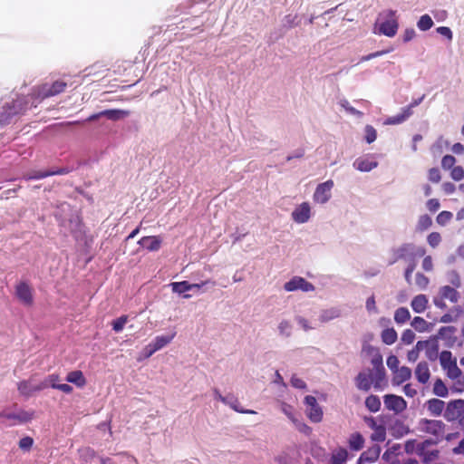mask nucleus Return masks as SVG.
I'll use <instances>...</instances> for the list:
<instances>
[{
  "mask_svg": "<svg viewBox=\"0 0 464 464\" xmlns=\"http://www.w3.org/2000/svg\"><path fill=\"white\" fill-rule=\"evenodd\" d=\"M421 267L426 272H431L434 267L433 259L431 256H426L422 262H421Z\"/></svg>",
  "mask_w": 464,
  "mask_h": 464,
  "instance_id": "47",
  "label": "nucleus"
},
{
  "mask_svg": "<svg viewBox=\"0 0 464 464\" xmlns=\"http://www.w3.org/2000/svg\"><path fill=\"white\" fill-rule=\"evenodd\" d=\"M304 404L306 406V412L308 418L315 423L322 421L323 420V410L317 403L315 397L307 395L304 397Z\"/></svg>",
  "mask_w": 464,
  "mask_h": 464,
  "instance_id": "5",
  "label": "nucleus"
},
{
  "mask_svg": "<svg viewBox=\"0 0 464 464\" xmlns=\"http://www.w3.org/2000/svg\"><path fill=\"white\" fill-rule=\"evenodd\" d=\"M29 420V415L26 412L10 413L3 411L0 413V421L5 425H16L26 422Z\"/></svg>",
  "mask_w": 464,
  "mask_h": 464,
  "instance_id": "11",
  "label": "nucleus"
},
{
  "mask_svg": "<svg viewBox=\"0 0 464 464\" xmlns=\"http://www.w3.org/2000/svg\"><path fill=\"white\" fill-rule=\"evenodd\" d=\"M450 177L456 181H459L464 179V169L460 166L452 168L450 171Z\"/></svg>",
  "mask_w": 464,
  "mask_h": 464,
  "instance_id": "44",
  "label": "nucleus"
},
{
  "mask_svg": "<svg viewBox=\"0 0 464 464\" xmlns=\"http://www.w3.org/2000/svg\"><path fill=\"white\" fill-rule=\"evenodd\" d=\"M339 317V311L335 308H329L322 311L320 318L323 322H328Z\"/></svg>",
  "mask_w": 464,
  "mask_h": 464,
  "instance_id": "36",
  "label": "nucleus"
},
{
  "mask_svg": "<svg viewBox=\"0 0 464 464\" xmlns=\"http://www.w3.org/2000/svg\"><path fill=\"white\" fill-rule=\"evenodd\" d=\"M392 382L396 384H401L411 378V371L406 366H401L392 372Z\"/></svg>",
  "mask_w": 464,
  "mask_h": 464,
  "instance_id": "18",
  "label": "nucleus"
},
{
  "mask_svg": "<svg viewBox=\"0 0 464 464\" xmlns=\"http://www.w3.org/2000/svg\"><path fill=\"white\" fill-rule=\"evenodd\" d=\"M451 151L457 155H461L464 153V146L461 143H455L451 147Z\"/></svg>",
  "mask_w": 464,
  "mask_h": 464,
  "instance_id": "62",
  "label": "nucleus"
},
{
  "mask_svg": "<svg viewBox=\"0 0 464 464\" xmlns=\"http://www.w3.org/2000/svg\"><path fill=\"white\" fill-rule=\"evenodd\" d=\"M380 455V449L378 447H374L369 449L361 454L358 464H367L374 462Z\"/></svg>",
  "mask_w": 464,
  "mask_h": 464,
  "instance_id": "16",
  "label": "nucleus"
},
{
  "mask_svg": "<svg viewBox=\"0 0 464 464\" xmlns=\"http://www.w3.org/2000/svg\"><path fill=\"white\" fill-rule=\"evenodd\" d=\"M399 22L396 12L387 10L381 14L373 24L372 33L375 35H383L392 38L397 34Z\"/></svg>",
  "mask_w": 464,
  "mask_h": 464,
  "instance_id": "1",
  "label": "nucleus"
},
{
  "mask_svg": "<svg viewBox=\"0 0 464 464\" xmlns=\"http://www.w3.org/2000/svg\"><path fill=\"white\" fill-rule=\"evenodd\" d=\"M428 299L424 295L415 296L411 301V308L416 313H422L427 308Z\"/></svg>",
  "mask_w": 464,
  "mask_h": 464,
  "instance_id": "22",
  "label": "nucleus"
},
{
  "mask_svg": "<svg viewBox=\"0 0 464 464\" xmlns=\"http://www.w3.org/2000/svg\"><path fill=\"white\" fill-rule=\"evenodd\" d=\"M47 382L52 388L56 389V390H57L59 384L61 383L60 377L56 374L50 375L47 379Z\"/></svg>",
  "mask_w": 464,
  "mask_h": 464,
  "instance_id": "56",
  "label": "nucleus"
},
{
  "mask_svg": "<svg viewBox=\"0 0 464 464\" xmlns=\"http://www.w3.org/2000/svg\"><path fill=\"white\" fill-rule=\"evenodd\" d=\"M296 323H297V325L304 331H310V330L314 329V325H313L312 322L304 316H299L296 319Z\"/></svg>",
  "mask_w": 464,
  "mask_h": 464,
  "instance_id": "42",
  "label": "nucleus"
},
{
  "mask_svg": "<svg viewBox=\"0 0 464 464\" xmlns=\"http://www.w3.org/2000/svg\"><path fill=\"white\" fill-rule=\"evenodd\" d=\"M127 323V318L122 316L112 323V328L115 332H121Z\"/></svg>",
  "mask_w": 464,
  "mask_h": 464,
  "instance_id": "48",
  "label": "nucleus"
},
{
  "mask_svg": "<svg viewBox=\"0 0 464 464\" xmlns=\"http://www.w3.org/2000/svg\"><path fill=\"white\" fill-rule=\"evenodd\" d=\"M348 445L351 450L358 451L363 448L364 439L360 433H353L348 439Z\"/></svg>",
  "mask_w": 464,
  "mask_h": 464,
  "instance_id": "24",
  "label": "nucleus"
},
{
  "mask_svg": "<svg viewBox=\"0 0 464 464\" xmlns=\"http://www.w3.org/2000/svg\"><path fill=\"white\" fill-rule=\"evenodd\" d=\"M411 317L410 312L407 308L401 307L396 310L394 314V320L399 324L407 322Z\"/></svg>",
  "mask_w": 464,
  "mask_h": 464,
  "instance_id": "35",
  "label": "nucleus"
},
{
  "mask_svg": "<svg viewBox=\"0 0 464 464\" xmlns=\"http://www.w3.org/2000/svg\"><path fill=\"white\" fill-rule=\"evenodd\" d=\"M382 338L386 344L391 345L396 342L397 333L392 328L386 329L382 332Z\"/></svg>",
  "mask_w": 464,
  "mask_h": 464,
  "instance_id": "34",
  "label": "nucleus"
},
{
  "mask_svg": "<svg viewBox=\"0 0 464 464\" xmlns=\"http://www.w3.org/2000/svg\"><path fill=\"white\" fill-rule=\"evenodd\" d=\"M129 114H130L129 111H125V110H108V111H102L100 113L101 116H105L108 119L112 120V121L122 120V119L126 118L127 116H129Z\"/></svg>",
  "mask_w": 464,
  "mask_h": 464,
  "instance_id": "25",
  "label": "nucleus"
},
{
  "mask_svg": "<svg viewBox=\"0 0 464 464\" xmlns=\"http://www.w3.org/2000/svg\"><path fill=\"white\" fill-rule=\"evenodd\" d=\"M440 295L444 299H449L452 302L457 301V292L450 286H443L440 289Z\"/></svg>",
  "mask_w": 464,
  "mask_h": 464,
  "instance_id": "38",
  "label": "nucleus"
},
{
  "mask_svg": "<svg viewBox=\"0 0 464 464\" xmlns=\"http://www.w3.org/2000/svg\"><path fill=\"white\" fill-rule=\"evenodd\" d=\"M26 111V101L24 99H15L11 102H6L0 111V125H5L10 122L13 117L24 113Z\"/></svg>",
  "mask_w": 464,
  "mask_h": 464,
  "instance_id": "2",
  "label": "nucleus"
},
{
  "mask_svg": "<svg viewBox=\"0 0 464 464\" xmlns=\"http://www.w3.org/2000/svg\"><path fill=\"white\" fill-rule=\"evenodd\" d=\"M420 343H429V345H425L424 350L426 351V355L430 359H434L436 357L438 352V343L435 339H430L426 341H420Z\"/></svg>",
  "mask_w": 464,
  "mask_h": 464,
  "instance_id": "30",
  "label": "nucleus"
},
{
  "mask_svg": "<svg viewBox=\"0 0 464 464\" xmlns=\"http://www.w3.org/2000/svg\"><path fill=\"white\" fill-rule=\"evenodd\" d=\"M433 392L440 397H446L448 389L440 380H437L433 386Z\"/></svg>",
  "mask_w": 464,
  "mask_h": 464,
  "instance_id": "41",
  "label": "nucleus"
},
{
  "mask_svg": "<svg viewBox=\"0 0 464 464\" xmlns=\"http://www.w3.org/2000/svg\"><path fill=\"white\" fill-rule=\"evenodd\" d=\"M415 374L420 382L425 383L430 378V371L428 365L426 363H419L416 368Z\"/></svg>",
  "mask_w": 464,
  "mask_h": 464,
  "instance_id": "28",
  "label": "nucleus"
},
{
  "mask_svg": "<svg viewBox=\"0 0 464 464\" xmlns=\"http://www.w3.org/2000/svg\"><path fill=\"white\" fill-rule=\"evenodd\" d=\"M415 340V334L411 330H405L401 337V341L405 344H411Z\"/></svg>",
  "mask_w": 464,
  "mask_h": 464,
  "instance_id": "45",
  "label": "nucleus"
},
{
  "mask_svg": "<svg viewBox=\"0 0 464 464\" xmlns=\"http://www.w3.org/2000/svg\"><path fill=\"white\" fill-rule=\"evenodd\" d=\"M442 189L446 194L450 195L455 191L456 187L451 182H445L442 185Z\"/></svg>",
  "mask_w": 464,
  "mask_h": 464,
  "instance_id": "61",
  "label": "nucleus"
},
{
  "mask_svg": "<svg viewBox=\"0 0 464 464\" xmlns=\"http://www.w3.org/2000/svg\"><path fill=\"white\" fill-rule=\"evenodd\" d=\"M373 431L372 433V440L376 441H383L386 438V431L384 427L381 425H372Z\"/></svg>",
  "mask_w": 464,
  "mask_h": 464,
  "instance_id": "33",
  "label": "nucleus"
},
{
  "mask_svg": "<svg viewBox=\"0 0 464 464\" xmlns=\"http://www.w3.org/2000/svg\"><path fill=\"white\" fill-rule=\"evenodd\" d=\"M340 107H342L345 111L351 113V114H357L358 111L350 105L349 102L346 100H341L339 102Z\"/></svg>",
  "mask_w": 464,
  "mask_h": 464,
  "instance_id": "53",
  "label": "nucleus"
},
{
  "mask_svg": "<svg viewBox=\"0 0 464 464\" xmlns=\"http://www.w3.org/2000/svg\"><path fill=\"white\" fill-rule=\"evenodd\" d=\"M411 325L416 331L424 333L430 331L433 324H429L423 318L417 316L412 320Z\"/></svg>",
  "mask_w": 464,
  "mask_h": 464,
  "instance_id": "27",
  "label": "nucleus"
},
{
  "mask_svg": "<svg viewBox=\"0 0 464 464\" xmlns=\"http://www.w3.org/2000/svg\"><path fill=\"white\" fill-rule=\"evenodd\" d=\"M416 37V32L413 28H406L402 33V39L405 43L413 40Z\"/></svg>",
  "mask_w": 464,
  "mask_h": 464,
  "instance_id": "50",
  "label": "nucleus"
},
{
  "mask_svg": "<svg viewBox=\"0 0 464 464\" xmlns=\"http://www.w3.org/2000/svg\"><path fill=\"white\" fill-rule=\"evenodd\" d=\"M372 374L370 371L361 372L356 378V386L359 390L368 391L372 383Z\"/></svg>",
  "mask_w": 464,
  "mask_h": 464,
  "instance_id": "15",
  "label": "nucleus"
},
{
  "mask_svg": "<svg viewBox=\"0 0 464 464\" xmlns=\"http://www.w3.org/2000/svg\"><path fill=\"white\" fill-rule=\"evenodd\" d=\"M429 179L433 183H439L441 179L440 172L438 169L429 170Z\"/></svg>",
  "mask_w": 464,
  "mask_h": 464,
  "instance_id": "51",
  "label": "nucleus"
},
{
  "mask_svg": "<svg viewBox=\"0 0 464 464\" xmlns=\"http://www.w3.org/2000/svg\"><path fill=\"white\" fill-rule=\"evenodd\" d=\"M444 416L448 420L464 419V400H455L449 402Z\"/></svg>",
  "mask_w": 464,
  "mask_h": 464,
  "instance_id": "8",
  "label": "nucleus"
},
{
  "mask_svg": "<svg viewBox=\"0 0 464 464\" xmlns=\"http://www.w3.org/2000/svg\"><path fill=\"white\" fill-rule=\"evenodd\" d=\"M386 364H387V367L392 372H394L397 369L400 368V361L398 359L397 356L395 355H390L388 358H387V361H386Z\"/></svg>",
  "mask_w": 464,
  "mask_h": 464,
  "instance_id": "43",
  "label": "nucleus"
},
{
  "mask_svg": "<svg viewBox=\"0 0 464 464\" xmlns=\"http://www.w3.org/2000/svg\"><path fill=\"white\" fill-rule=\"evenodd\" d=\"M437 32L442 35L445 36L448 40L452 39V32L451 30L447 26H440L437 28Z\"/></svg>",
  "mask_w": 464,
  "mask_h": 464,
  "instance_id": "54",
  "label": "nucleus"
},
{
  "mask_svg": "<svg viewBox=\"0 0 464 464\" xmlns=\"http://www.w3.org/2000/svg\"><path fill=\"white\" fill-rule=\"evenodd\" d=\"M427 408L433 416H439L444 409V401L439 399H432L427 401Z\"/></svg>",
  "mask_w": 464,
  "mask_h": 464,
  "instance_id": "23",
  "label": "nucleus"
},
{
  "mask_svg": "<svg viewBox=\"0 0 464 464\" xmlns=\"http://www.w3.org/2000/svg\"><path fill=\"white\" fill-rule=\"evenodd\" d=\"M384 405L388 410L401 412L405 410L407 404L403 398L397 395L384 396Z\"/></svg>",
  "mask_w": 464,
  "mask_h": 464,
  "instance_id": "12",
  "label": "nucleus"
},
{
  "mask_svg": "<svg viewBox=\"0 0 464 464\" xmlns=\"http://www.w3.org/2000/svg\"><path fill=\"white\" fill-rule=\"evenodd\" d=\"M433 24V20L429 14H422L417 21V27L423 32L430 29Z\"/></svg>",
  "mask_w": 464,
  "mask_h": 464,
  "instance_id": "31",
  "label": "nucleus"
},
{
  "mask_svg": "<svg viewBox=\"0 0 464 464\" xmlns=\"http://www.w3.org/2000/svg\"><path fill=\"white\" fill-rule=\"evenodd\" d=\"M431 218L428 216H422L419 219V227L420 229H427L431 226Z\"/></svg>",
  "mask_w": 464,
  "mask_h": 464,
  "instance_id": "52",
  "label": "nucleus"
},
{
  "mask_svg": "<svg viewBox=\"0 0 464 464\" xmlns=\"http://www.w3.org/2000/svg\"><path fill=\"white\" fill-rule=\"evenodd\" d=\"M365 404H366V407L371 411H373V412L378 411L381 407V401H380L379 398L374 395H371V396L367 397V399L365 401Z\"/></svg>",
  "mask_w": 464,
  "mask_h": 464,
  "instance_id": "37",
  "label": "nucleus"
},
{
  "mask_svg": "<svg viewBox=\"0 0 464 464\" xmlns=\"http://www.w3.org/2000/svg\"><path fill=\"white\" fill-rule=\"evenodd\" d=\"M420 429L428 433L440 435L443 430V424L440 420H422L420 423Z\"/></svg>",
  "mask_w": 464,
  "mask_h": 464,
  "instance_id": "14",
  "label": "nucleus"
},
{
  "mask_svg": "<svg viewBox=\"0 0 464 464\" xmlns=\"http://www.w3.org/2000/svg\"><path fill=\"white\" fill-rule=\"evenodd\" d=\"M66 381L82 390L87 385V379L80 370L71 371L66 375Z\"/></svg>",
  "mask_w": 464,
  "mask_h": 464,
  "instance_id": "13",
  "label": "nucleus"
},
{
  "mask_svg": "<svg viewBox=\"0 0 464 464\" xmlns=\"http://www.w3.org/2000/svg\"><path fill=\"white\" fill-rule=\"evenodd\" d=\"M453 451L457 454H463L464 455V440L460 442V444L456 447Z\"/></svg>",
  "mask_w": 464,
  "mask_h": 464,
  "instance_id": "64",
  "label": "nucleus"
},
{
  "mask_svg": "<svg viewBox=\"0 0 464 464\" xmlns=\"http://www.w3.org/2000/svg\"><path fill=\"white\" fill-rule=\"evenodd\" d=\"M15 295L24 304H29V285L26 282H20L16 285Z\"/></svg>",
  "mask_w": 464,
  "mask_h": 464,
  "instance_id": "21",
  "label": "nucleus"
},
{
  "mask_svg": "<svg viewBox=\"0 0 464 464\" xmlns=\"http://www.w3.org/2000/svg\"><path fill=\"white\" fill-rule=\"evenodd\" d=\"M284 289L286 292H294L300 290L302 292L308 293L313 292L314 290V286L313 284L306 281L304 278L300 276H295L284 285Z\"/></svg>",
  "mask_w": 464,
  "mask_h": 464,
  "instance_id": "6",
  "label": "nucleus"
},
{
  "mask_svg": "<svg viewBox=\"0 0 464 464\" xmlns=\"http://www.w3.org/2000/svg\"><path fill=\"white\" fill-rule=\"evenodd\" d=\"M455 162L456 160L453 156L446 155L442 158L441 166L445 169H452V168H454Z\"/></svg>",
  "mask_w": 464,
  "mask_h": 464,
  "instance_id": "46",
  "label": "nucleus"
},
{
  "mask_svg": "<svg viewBox=\"0 0 464 464\" xmlns=\"http://www.w3.org/2000/svg\"><path fill=\"white\" fill-rule=\"evenodd\" d=\"M427 208L430 211H437L440 208V202L438 199L431 198L427 202Z\"/></svg>",
  "mask_w": 464,
  "mask_h": 464,
  "instance_id": "57",
  "label": "nucleus"
},
{
  "mask_svg": "<svg viewBox=\"0 0 464 464\" xmlns=\"http://www.w3.org/2000/svg\"><path fill=\"white\" fill-rule=\"evenodd\" d=\"M366 308L371 313H377V306L373 297H370L367 299Z\"/></svg>",
  "mask_w": 464,
  "mask_h": 464,
  "instance_id": "58",
  "label": "nucleus"
},
{
  "mask_svg": "<svg viewBox=\"0 0 464 464\" xmlns=\"http://www.w3.org/2000/svg\"><path fill=\"white\" fill-rule=\"evenodd\" d=\"M140 244L150 251H157L161 246V239L159 237H144L140 240Z\"/></svg>",
  "mask_w": 464,
  "mask_h": 464,
  "instance_id": "17",
  "label": "nucleus"
},
{
  "mask_svg": "<svg viewBox=\"0 0 464 464\" xmlns=\"http://www.w3.org/2000/svg\"><path fill=\"white\" fill-rule=\"evenodd\" d=\"M415 282H416V285L418 286H420V288H426L429 284V279L422 274L417 273Z\"/></svg>",
  "mask_w": 464,
  "mask_h": 464,
  "instance_id": "49",
  "label": "nucleus"
},
{
  "mask_svg": "<svg viewBox=\"0 0 464 464\" xmlns=\"http://www.w3.org/2000/svg\"><path fill=\"white\" fill-rule=\"evenodd\" d=\"M173 339L172 334L156 336L146 347L144 352L147 357L167 346Z\"/></svg>",
  "mask_w": 464,
  "mask_h": 464,
  "instance_id": "9",
  "label": "nucleus"
},
{
  "mask_svg": "<svg viewBox=\"0 0 464 464\" xmlns=\"http://www.w3.org/2000/svg\"><path fill=\"white\" fill-rule=\"evenodd\" d=\"M453 214L450 211H441L436 218V222L440 226H446L451 219H452Z\"/></svg>",
  "mask_w": 464,
  "mask_h": 464,
  "instance_id": "40",
  "label": "nucleus"
},
{
  "mask_svg": "<svg viewBox=\"0 0 464 464\" xmlns=\"http://www.w3.org/2000/svg\"><path fill=\"white\" fill-rule=\"evenodd\" d=\"M377 139V131L376 130L370 126V125H367L365 128H364V140L367 143L371 144L372 143L373 141H375Z\"/></svg>",
  "mask_w": 464,
  "mask_h": 464,
  "instance_id": "39",
  "label": "nucleus"
},
{
  "mask_svg": "<svg viewBox=\"0 0 464 464\" xmlns=\"http://www.w3.org/2000/svg\"><path fill=\"white\" fill-rule=\"evenodd\" d=\"M349 453L344 448L336 449L332 454V464H344Z\"/></svg>",
  "mask_w": 464,
  "mask_h": 464,
  "instance_id": "26",
  "label": "nucleus"
},
{
  "mask_svg": "<svg viewBox=\"0 0 464 464\" xmlns=\"http://www.w3.org/2000/svg\"><path fill=\"white\" fill-rule=\"evenodd\" d=\"M170 287L173 293L178 295H184L185 298H190L191 295L186 294L187 292H190V283L188 281L181 282H174L170 284Z\"/></svg>",
  "mask_w": 464,
  "mask_h": 464,
  "instance_id": "19",
  "label": "nucleus"
},
{
  "mask_svg": "<svg viewBox=\"0 0 464 464\" xmlns=\"http://www.w3.org/2000/svg\"><path fill=\"white\" fill-rule=\"evenodd\" d=\"M57 390L65 394H72L73 392L72 387L68 383H60Z\"/></svg>",
  "mask_w": 464,
  "mask_h": 464,
  "instance_id": "60",
  "label": "nucleus"
},
{
  "mask_svg": "<svg viewBox=\"0 0 464 464\" xmlns=\"http://www.w3.org/2000/svg\"><path fill=\"white\" fill-rule=\"evenodd\" d=\"M276 333L282 337L288 338L293 333V324L287 319H283L276 325Z\"/></svg>",
  "mask_w": 464,
  "mask_h": 464,
  "instance_id": "20",
  "label": "nucleus"
},
{
  "mask_svg": "<svg viewBox=\"0 0 464 464\" xmlns=\"http://www.w3.org/2000/svg\"><path fill=\"white\" fill-rule=\"evenodd\" d=\"M354 169L359 172H370L378 167V161L369 155L358 157L353 162Z\"/></svg>",
  "mask_w": 464,
  "mask_h": 464,
  "instance_id": "10",
  "label": "nucleus"
},
{
  "mask_svg": "<svg viewBox=\"0 0 464 464\" xmlns=\"http://www.w3.org/2000/svg\"><path fill=\"white\" fill-rule=\"evenodd\" d=\"M442 242V236L439 232H431L427 236V243L432 248H437Z\"/></svg>",
  "mask_w": 464,
  "mask_h": 464,
  "instance_id": "32",
  "label": "nucleus"
},
{
  "mask_svg": "<svg viewBox=\"0 0 464 464\" xmlns=\"http://www.w3.org/2000/svg\"><path fill=\"white\" fill-rule=\"evenodd\" d=\"M334 182L333 179H327L316 185L313 193V201L317 205H325L333 197Z\"/></svg>",
  "mask_w": 464,
  "mask_h": 464,
  "instance_id": "3",
  "label": "nucleus"
},
{
  "mask_svg": "<svg viewBox=\"0 0 464 464\" xmlns=\"http://www.w3.org/2000/svg\"><path fill=\"white\" fill-rule=\"evenodd\" d=\"M428 343L418 342L415 346L410 350L407 353V359L411 362H414L418 360L420 353L424 350L425 345Z\"/></svg>",
  "mask_w": 464,
  "mask_h": 464,
  "instance_id": "29",
  "label": "nucleus"
},
{
  "mask_svg": "<svg viewBox=\"0 0 464 464\" xmlns=\"http://www.w3.org/2000/svg\"><path fill=\"white\" fill-rule=\"evenodd\" d=\"M313 217V208L310 202L303 201L296 204L291 211V220L296 225L308 223Z\"/></svg>",
  "mask_w": 464,
  "mask_h": 464,
  "instance_id": "4",
  "label": "nucleus"
},
{
  "mask_svg": "<svg viewBox=\"0 0 464 464\" xmlns=\"http://www.w3.org/2000/svg\"><path fill=\"white\" fill-rule=\"evenodd\" d=\"M440 360L441 366L447 372L449 377L452 379L459 377L460 371L457 366L456 360L452 358L450 352H442L440 353Z\"/></svg>",
  "mask_w": 464,
  "mask_h": 464,
  "instance_id": "7",
  "label": "nucleus"
},
{
  "mask_svg": "<svg viewBox=\"0 0 464 464\" xmlns=\"http://www.w3.org/2000/svg\"><path fill=\"white\" fill-rule=\"evenodd\" d=\"M407 116L405 114H400L392 118H389L386 121V124H399L405 121Z\"/></svg>",
  "mask_w": 464,
  "mask_h": 464,
  "instance_id": "55",
  "label": "nucleus"
},
{
  "mask_svg": "<svg viewBox=\"0 0 464 464\" xmlns=\"http://www.w3.org/2000/svg\"><path fill=\"white\" fill-rule=\"evenodd\" d=\"M208 284L207 281L201 282L199 284H190V292H193L195 294H198L202 292V288Z\"/></svg>",
  "mask_w": 464,
  "mask_h": 464,
  "instance_id": "59",
  "label": "nucleus"
},
{
  "mask_svg": "<svg viewBox=\"0 0 464 464\" xmlns=\"http://www.w3.org/2000/svg\"><path fill=\"white\" fill-rule=\"evenodd\" d=\"M18 390L20 391V392L24 395H27L28 394V387H27V383L25 382H23L19 384L18 386Z\"/></svg>",
  "mask_w": 464,
  "mask_h": 464,
  "instance_id": "63",
  "label": "nucleus"
}]
</instances>
